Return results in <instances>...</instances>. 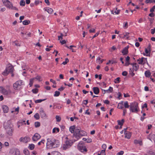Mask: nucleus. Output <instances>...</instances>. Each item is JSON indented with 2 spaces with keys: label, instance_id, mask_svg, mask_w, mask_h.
Segmentation results:
<instances>
[{
  "label": "nucleus",
  "instance_id": "nucleus-54",
  "mask_svg": "<svg viewBox=\"0 0 155 155\" xmlns=\"http://www.w3.org/2000/svg\"><path fill=\"white\" fill-rule=\"evenodd\" d=\"M105 150H102L100 152L101 154L102 155H105Z\"/></svg>",
  "mask_w": 155,
  "mask_h": 155
},
{
  "label": "nucleus",
  "instance_id": "nucleus-39",
  "mask_svg": "<svg viewBox=\"0 0 155 155\" xmlns=\"http://www.w3.org/2000/svg\"><path fill=\"white\" fill-rule=\"evenodd\" d=\"M120 78L119 77H118L115 79L114 80V82L115 83H118L120 82Z\"/></svg>",
  "mask_w": 155,
  "mask_h": 155
},
{
  "label": "nucleus",
  "instance_id": "nucleus-62",
  "mask_svg": "<svg viewBox=\"0 0 155 155\" xmlns=\"http://www.w3.org/2000/svg\"><path fill=\"white\" fill-rule=\"evenodd\" d=\"M90 33L94 32L95 31V29L94 28H92L89 30Z\"/></svg>",
  "mask_w": 155,
  "mask_h": 155
},
{
  "label": "nucleus",
  "instance_id": "nucleus-13",
  "mask_svg": "<svg viewBox=\"0 0 155 155\" xmlns=\"http://www.w3.org/2000/svg\"><path fill=\"white\" fill-rule=\"evenodd\" d=\"M0 91L4 95H7L8 94V91L2 86L0 87Z\"/></svg>",
  "mask_w": 155,
  "mask_h": 155
},
{
  "label": "nucleus",
  "instance_id": "nucleus-6",
  "mask_svg": "<svg viewBox=\"0 0 155 155\" xmlns=\"http://www.w3.org/2000/svg\"><path fill=\"white\" fill-rule=\"evenodd\" d=\"M4 4L7 8L9 9L12 7V4L8 0H5L3 2Z\"/></svg>",
  "mask_w": 155,
  "mask_h": 155
},
{
  "label": "nucleus",
  "instance_id": "nucleus-28",
  "mask_svg": "<svg viewBox=\"0 0 155 155\" xmlns=\"http://www.w3.org/2000/svg\"><path fill=\"white\" fill-rule=\"evenodd\" d=\"M30 22V21L29 20H25L23 22V24L24 25H27L29 24Z\"/></svg>",
  "mask_w": 155,
  "mask_h": 155
},
{
  "label": "nucleus",
  "instance_id": "nucleus-45",
  "mask_svg": "<svg viewBox=\"0 0 155 155\" xmlns=\"http://www.w3.org/2000/svg\"><path fill=\"white\" fill-rule=\"evenodd\" d=\"M68 61V59L67 58H66L65 59V61L63 62V63H62V64H63L64 65H65Z\"/></svg>",
  "mask_w": 155,
  "mask_h": 155
},
{
  "label": "nucleus",
  "instance_id": "nucleus-4",
  "mask_svg": "<svg viewBox=\"0 0 155 155\" xmlns=\"http://www.w3.org/2000/svg\"><path fill=\"white\" fill-rule=\"evenodd\" d=\"M78 149L82 152H86L87 151V149L86 147L84 146H83L82 144H80V143L78 145Z\"/></svg>",
  "mask_w": 155,
  "mask_h": 155
},
{
  "label": "nucleus",
  "instance_id": "nucleus-24",
  "mask_svg": "<svg viewBox=\"0 0 155 155\" xmlns=\"http://www.w3.org/2000/svg\"><path fill=\"white\" fill-rule=\"evenodd\" d=\"M75 129V126L74 125L71 126L69 128L70 131L72 133L74 132V130Z\"/></svg>",
  "mask_w": 155,
  "mask_h": 155
},
{
  "label": "nucleus",
  "instance_id": "nucleus-60",
  "mask_svg": "<svg viewBox=\"0 0 155 155\" xmlns=\"http://www.w3.org/2000/svg\"><path fill=\"white\" fill-rule=\"evenodd\" d=\"M149 16L150 17H154L155 15L153 13L151 12L149 15Z\"/></svg>",
  "mask_w": 155,
  "mask_h": 155
},
{
  "label": "nucleus",
  "instance_id": "nucleus-7",
  "mask_svg": "<svg viewBox=\"0 0 155 155\" xmlns=\"http://www.w3.org/2000/svg\"><path fill=\"white\" fill-rule=\"evenodd\" d=\"M81 130V128L80 127H75L74 135L75 136L76 138H77Z\"/></svg>",
  "mask_w": 155,
  "mask_h": 155
},
{
  "label": "nucleus",
  "instance_id": "nucleus-16",
  "mask_svg": "<svg viewBox=\"0 0 155 155\" xmlns=\"http://www.w3.org/2000/svg\"><path fill=\"white\" fill-rule=\"evenodd\" d=\"M6 69L9 73H12L14 71V68L12 65H9Z\"/></svg>",
  "mask_w": 155,
  "mask_h": 155
},
{
  "label": "nucleus",
  "instance_id": "nucleus-26",
  "mask_svg": "<svg viewBox=\"0 0 155 155\" xmlns=\"http://www.w3.org/2000/svg\"><path fill=\"white\" fill-rule=\"evenodd\" d=\"M144 59V58L142 57L141 58H139L137 59V61H139L138 64H142L143 62V59Z\"/></svg>",
  "mask_w": 155,
  "mask_h": 155
},
{
  "label": "nucleus",
  "instance_id": "nucleus-27",
  "mask_svg": "<svg viewBox=\"0 0 155 155\" xmlns=\"http://www.w3.org/2000/svg\"><path fill=\"white\" fill-rule=\"evenodd\" d=\"M124 106L125 108H128L130 107V105L128 104V102L127 101H125L124 103Z\"/></svg>",
  "mask_w": 155,
  "mask_h": 155
},
{
  "label": "nucleus",
  "instance_id": "nucleus-34",
  "mask_svg": "<svg viewBox=\"0 0 155 155\" xmlns=\"http://www.w3.org/2000/svg\"><path fill=\"white\" fill-rule=\"evenodd\" d=\"M134 71V70L133 69V70H132L130 68V70H129L130 74L131 75V76L132 77L134 76L135 75L134 73L133 72Z\"/></svg>",
  "mask_w": 155,
  "mask_h": 155
},
{
  "label": "nucleus",
  "instance_id": "nucleus-51",
  "mask_svg": "<svg viewBox=\"0 0 155 155\" xmlns=\"http://www.w3.org/2000/svg\"><path fill=\"white\" fill-rule=\"evenodd\" d=\"M124 153V151H120L118 152L117 153V155H122Z\"/></svg>",
  "mask_w": 155,
  "mask_h": 155
},
{
  "label": "nucleus",
  "instance_id": "nucleus-9",
  "mask_svg": "<svg viewBox=\"0 0 155 155\" xmlns=\"http://www.w3.org/2000/svg\"><path fill=\"white\" fill-rule=\"evenodd\" d=\"M11 124L10 121L9 120H8L7 122H5L3 124L4 127L5 129L11 127Z\"/></svg>",
  "mask_w": 155,
  "mask_h": 155
},
{
  "label": "nucleus",
  "instance_id": "nucleus-12",
  "mask_svg": "<svg viewBox=\"0 0 155 155\" xmlns=\"http://www.w3.org/2000/svg\"><path fill=\"white\" fill-rule=\"evenodd\" d=\"M6 133L9 136H12V132L13 130L12 127L5 129Z\"/></svg>",
  "mask_w": 155,
  "mask_h": 155
},
{
  "label": "nucleus",
  "instance_id": "nucleus-3",
  "mask_svg": "<svg viewBox=\"0 0 155 155\" xmlns=\"http://www.w3.org/2000/svg\"><path fill=\"white\" fill-rule=\"evenodd\" d=\"M23 81L22 80H18L16 81L13 84L14 89L15 90H17L21 87L23 85Z\"/></svg>",
  "mask_w": 155,
  "mask_h": 155
},
{
  "label": "nucleus",
  "instance_id": "nucleus-37",
  "mask_svg": "<svg viewBox=\"0 0 155 155\" xmlns=\"http://www.w3.org/2000/svg\"><path fill=\"white\" fill-rule=\"evenodd\" d=\"M20 5L21 6H24L25 5V3L24 0H21L20 2Z\"/></svg>",
  "mask_w": 155,
  "mask_h": 155
},
{
  "label": "nucleus",
  "instance_id": "nucleus-64",
  "mask_svg": "<svg viewBox=\"0 0 155 155\" xmlns=\"http://www.w3.org/2000/svg\"><path fill=\"white\" fill-rule=\"evenodd\" d=\"M149 155H155V153H154V152H153L152 151H150V152L149 153Z\"/></svg>",
  "mask_w": 155,
  "mask_h": 155
},
{
  "label": "nucleus",
  "instance_id": "nucleus-19",
  "mask_svg": "<svg viewBox=\"0 0 155 155\" xmlns=\"http://www.w3.org/2000/svg\"><path fill=\"white\" fill-rule=\"evenodd\" d=\"M94 93L96 94H98L99 93V89L97 87H94L93 88Z\"/></svg>",
  "mask_w": 155,
  "mask_h": 155
},
{
  "label": "nucleus",
  "instance_id": "nucleus-29",
  "mask_svg": "<svg viewBox=\"0 0 155 155\" xmlns=\"http://www.w3.org/2000/svg\"><path fill=\"white\" fill-rule=\"evenodd\" d=\"M56 131H57V132H59V129L58 128L55 127L52 130V133H54L56 132Z\"/></svg>",
  "mask_w": 155,
  "mask_h": 155
},
{
  "label": "nucleus",
  "instance_id": "nucleus-18",
  "mask_svg": "<svg viewBox=\"0 0 155 155\" xmlns=\"http://www.w3.org/2000/svg\"><path fill=\"white\" fill-rule=\"evenodd\" d=\"M86 134V132L84 131L81 130L80 131V132L77 138L78 139L82 136H84Z\"/></svg>",
  "mask_w": 155,
  "mask_h": 155
},
{
  "label": "nucleus",
  "instance_id": "nucleus-11",
  "mask_svg": "<svg viewBox=\"0 0 155 155\" xmlns=\"http://www.w3.org/2000/svg\"><path fill=\"white\" fill-rule=\"evenodd\" d=\"M41 136L38 133H36L32 137L33 141H36L41 138Z\"/></svg>",
  "mask_w": 155,
  "mask_h": 155
},
{
  "label": "nucleus",
  "instance_id": "nucleus-14",
  "mask_svg": "<svg viewBox=\"0 0 155 155\" xmlns=\"http://www.w3.org/2000/svg\"><path fill=\"white\" fill-rule=\"evenodd\" d=\"M129 47L127 46L124 48V49L121 52L123 53V55H126L128 53V48Z\"/></svg>",
  "mask_w": 155,
  "mask_h": 155
},
{
  "label": "nucleus",
  "instance_id": "nucleus-58",
  "mask_svg": "<svg viewBox=\"0 0 155 155\" xmlns=\"http://www.w3.org/2000/svg\"><path fill=\"white\" fill-rule=\"evenodd\" d=\"M25 34L28 37H31V33L30 32H26L25 33Z\"/></svg>",
  "mask_w": 155,
  "mask_h": 155
},
{
  "label": "nucleus",
  "instance_id": "nucleus-50",
  "mask_svg": "<svg viewBox=\"0 0 155 155\" xmlns=\"http://www.w3.org/2000/svg\"><path fill=\"white\" fill-rule=\"evenodd\" d=\"M120 11V10H117V8H116V10L114 12V13L118 15Z\"/></svg>",
  "mask_w": 155,
  "mask_h": 155
},
{
  "label": "nucleus",
  "instance_id": "nucleus-21",
  "mask_svg": "<svg viewBox=\"0 0 155 155\" xmlns=\"http://www.w3.org/2000/svg\"><path fill=\"white\" fill-rule=\"evenodd\" d=\"M145 75L146 77L149 78L150 76L151 73L149 71H147L145 72Z\"/></svg>",
  "mask_w": 155,
  "mask_h": 155
},
{
  "label": "nucleus",
  "instance_id": "nucleus-23",
  "mask_svg": "<svg viewBox=\"0 0 155 155\" xmlns=\"http://www.w3.org/2000/svg\"><path fill=\"white\" fill-rule=\"evenodd\" d=\"M125 134V138L128 139H130L131 137L130 133L129 132H127L124 134Z\"/></svg>",
  "mask_w": 155,
  "mask_h": 155
},
{
  "label": "nucleus",
  "instance_id": "nucleus-61",
  "mask_svg": "<svg viewBox=\"0 0 155 155\" xmlns=\"http://www.w3.org/2000/svg\"><path fill=\"white\" fill-rule=\"evenodd\" d=\"M102 147L104 149V150H105L107 147L106 145L105 144H103L102 145Z\"/></svg>",
  "mask_w": 155,
  "mask_h": 155
},
{
  "label": "nucleus",
  "instance_id": "nucleus-47",
  "mask_svg": "<svg viewBox=\"0 0 155 155\" xmlns=\"http://www.w3.org/2000/svg\"><path fill=\"white\" fill-rule=\"evenodd\" d=\"M32 91L33 93L36 94L38 92V89L37 88H35L32 89Z\"/></svg>",
  "mask_w": 155,
  "mask_h": 155
},
{
  "label": "nucleus",
  "instance_id": "nucleus-36",
  "mask_svg": "<svg viewBox=\"0 0 155 155\" xmlns=\"http://www.w3.org/2000/svg\"><path fill=\"white\" fill-rule=\"evenodd\" d=\"M60 94V93L58 91H56L54 92V97H58V96Z\"/></svg>",
  "mask_w": 155,
  "mask_h": 155
},
{
  "label": "nucleus",
  "instance_id": "nucleus-8",
  "mask_svg": "<svg viewBox=\"0 0 155 155\" xmlns=\"http://www.w3.org/2000/svg\"><path fill=\"white\" fill-rule=\"evenodd\" d=\"M10 152L12 153H14V155H21L19 150L16 149H13L10 150Z\"/></svg>",
  "mask_w": 155,
  "mask_h": 155
},
{
  "label": "nucleus",
  "instance_id": "nucleus-17",
  "mask_svg": "<svg viewBox=\"0 0 155 155\" xmlns=\"http://www.w3.org/2000/svg\"><path fill=\"white\" fill-rule=\"evenodd\" d=\"M2 109L3 110L4 113H7L8 111V107L6 105H3L2 107Z\"/></svg>",
  "mask_w": 155,
  "mask_h": 155
},
{
  "label": "nucleus",
  "instance_id": "nucleus-20",
  "mask_svg": "<svg viewBox=\"0 0 155 155\" xmlns=\"http://www.w3.org/2000/svg\"><path fill=\"white\" fill-rule=\"evenodd\" d=\"M139 65L136 63L133 65V69L135 71H137L139 69Z\"/></svg>",
  "mask_w": 155,
  "mask_h": 155
},
{
  "label": "nucleus",
  "instance_id": "nucleus-49",
  "mask_svg": "<svg viewBox=\"0 0 155 155\" xmlns=\"http://www.w3.org/2000/svg\"><path fill=\"white\" fill-rule=\"evenodd\" d=\"M45 140H42L41 141L39 142L38 143V145H40L41 144V143H42L43 144H44V142H45Z\"/></svg>",
  "mask_w": 155,
  "mask_h": 155
},
{
  "label": "nucleus",
  "instance_id": "nucleus-31",
  "mask_svg": "<svg viewBox=\"0 0 155 155\" xmlns=\"http://www.w3.org/2000/svg\"><path fill=\"white\" fill-rule=\"evenodd\" d=\"M8 72L7 71V70L6 69L5 71L2 73V74L6 76L8 75L9 74Z\"/></svg>",
  "mask_w": 155,
  "mask_h": 155
},
{
  "label": "nucleus",
  "instance_id": "nucleus-10",
  "mask_svg": "<svg viewBox=\"0 0 155 155\" xmlns=\"http://www.w3.org/2000/svg\"><path fill=\"white\" fill-rule=\"evenodd\" d=\"M71 142L69 141H67L64 144L63 146V148L64 150H66L67 149L71 146Z\"/></svg>",
  "mask_w": 155,
  "mask_h": 155
},
{
  "label": "nucleus",
  "instance_id": "nucleus-41",
  "mask_svg": "<svg viewBox=\"0 0 155 155\" xmlns=\"http://www.w3.org/2000/svg\"><path fill=\"white\" fill-rule=\"evenodd\" d=\"M45 100H46V99H39V100H36L35 101V102L36 103H40V102H41L42 101H45Z\"/></svg>",
  "mask_w": 155,
  "mask_h": 155
},
{
  "label": "nucleus",
  "instance_id": "nucleus-63",
  "mask_svg": "<svg viewBox=\"0 0 155 155\" xmlns=\"http://www.w3.org/2000/svg\"><path fill=\"white\" fill-rule=\"evenodd\" d=\"M24 17H25L24 16H20V18H19L20 20H21V21L20 22H22L21 20L24 19Z\"/></svg>",
  "mask_w": 155,
  "mask_h": 155
},
{
  "label": "nucleus",
  "instance_id": "nucleus-5",
  "mask_svg": "<svg viewBox=\"0 0 155 155\" xmlns=\"http://www.w3.org/2000/svg\"><path fill=\"white\" fill-rule=\"evenodd\" d=\"M20 142H23L25 143H27L30 140V138L28 136H26L24 137H21L19 139Z\"/></svg>",
  "mask_w": 155,
  "mask_h": 155
},
{
  "label": "nucleus",
  "instance_id": "nucleus-40",
  "mask_svg": "<svg viewBox=\"0 0 155 155\" xmlns=\"http://www.w3.org/2000/svg\"><path fill=\"white\" fill-rule=\"evenodd\" d=\"M35 78L39 81H41L42 80L41 77L40 76L37 75Z\"/></svg>",
  "mask_w": 155,
  "mask_h": 155
},
{
  "label": "nucleus",
  "instance_id": "nucleus-25",
  "mask_svg": "<svg viewBox=\"0 0 155 155\" xmlns=\"http://www.w3.org/2000/svg\"><path fill=\"white\" fill-rule=\"evenodd\" d=\"M45 10L47 11L49 14H51L53 12V10L51 8H47L45 9Z\"/></svg>",
  "mask_w": 155,
  "mask_h": 155
},
{
  "label": "nucleus",
  "instance_id": "nucleus-22",
  "mask_svg": "<svg viewBox=\"0 0 155 155\" xmlns=\"http://www.w3.org/2000/svg\"><path fill=\"white\" fill-rule=\"evenodd\" d=\"M117 122H118V124L119 125L122 126L124 124V119H122L121 121L120 120H118Z\"/></svg>",
  "mask_w": 155,
  "mask_h": 155
},
{
  "label": "nucleus",
  "instance_id": "nucleus-46",
  "mask_svg": "<svg viewBox=\"0 0 155 155\" xmlns=\"http://www.w3.org/2000/svg\"><path fill=\"white\" fill-rule=\"evenodd\" d=\"M40 2L41 3V1H40L38 0H36L35 1V5H38Z\"/></svg>",
  "mask_w": 155,
  "mask_h": 155
},
{
  "label": "nucleus",
  "instance_id": "nucleus-52",
  "mask_svg": "<svg viewBox=\"0 0 155 155\" xmlns=\"http://www.w3.org/2000/svg\"><path fill=\"white\" fill-rule=\"evenodd\" d=\"M127 74V72L126 71H124L122 73V75L124 76H126Z\"/></svg>",
  "mask_w": 155,
  "mask_h": 155
},
{
  "label": "nucleus",
  "instance_id": "nucleus-55",
  "mask_svg": "<svg viewBox=\"0 0 155 155\" xmlns=\"http://www.w3.org/2000/svg\"><path fill=\"white\" fill-rule=\"evenodd\" d=\"M124 27L125 28H127L128 27V23L127 21L125 22L124 25Z\"/></svg>",
  "mask_w": 155,
  "mask_h": 155
},
{
  "label": "nucleus",
  "instance_id": "nucleus-59",
  "mask_svg": "<svg viewBox=\"0 0 155 155\" xmlns=\"http://www.w3.org/2000/svg\"><path fill=\"white\" fill-rule=\"evenodd\" d=\"M68 31V29L67 28H65L64 31V32L65 34H66Z\"/></svg>",
  "mask_w": 155,
  "mask_h": 155
},
{
  "label": "nucleus",
  "instance_id": "nucleus-32",
  "mask_svg": "<svg viewBox=\"0 0 155 155\" xmlns=\"http://www.w3.org/2000/svg\"><path fill=\"white\" fill-rule=\"evenodd\" d=\"M35 126V127H38L40 126V123L39 122H36L34 123Z\"/></svg>",
  "mask_w": 155,
  "mask_h": 155
},
{
  "label": "nucleus",
  "instance_id": "nucleus-53",
  "mask_svg": "<svg viewBox=\"0 0 155 155\" xmlns=\"http://www.w3.org/2000/svg\"><path fill=\"white\" fill-rule=\"evenodd\" d=\"M60 42L62 45H63L66 43V41L65 40H63L62 41H60Z\"/></svg>",
  "mask_w": 155,
  "mask_h": 155
},
{
  "label": "nucleus",
  "instance_id": "nucleus-1",
  "mask_svg": "<svg viewBox=\"0 0 155 155\" xmlns=\"http://www.w3.org/2000/svg\"><path fill=\"white\" fill-rule=\"evenodd\" d=\"M59 143V141L57 140L54 139L48 138L47 139L46 147L49 149L57 147H58Z\"/></svg>",
  "mask_w": 155,
  "mask_h": 155
},
{
  "label": "nucleus",
  "instance_id": "nucleus-30",
  "mask_svg": "<svg viewBox=\"0 0 155 155\" xmlns=\"http://www.w3.org/2000/svg\"><path fill=\"white\" fill-rule=\"evenodd\" d=\"M23 152L26 155H29L30 154L29 151L27 149H25L24 150Z\"/></svg>",
  "mask_w": 155,
  "mask_h": 155
},
{
  "label": "nucleus",
  "instance_id": "nucleus-44",
  "mask_svg": "<svg viewBox=\"0 0 155 155\" xmlns=\"http://www.w3.org/2000/svg\"><path fill=\"white\" fill-rule=\"evenodd\" d=\"M34 78L33 79H31L30 80V83L29 84V85H30V87H31L32 86L33 83V80L34 79Z\"/></svg>",
  "mask_w": 155,
  "mask_h": 155
},
{
  "label": "nucleus",
  "instance_id": "nucleus-15",
  "mask_svg": "<svg viewBox=\"0 0 155 155\" xmlns=\"http://www.w3.org/2000/svg\"><path fill=\"white\" fill-rule=\"evenodd\" d=\"M40 114L41 118H44L46 116V114L45 113L42 108L40 109Z\"/></svg>",
  "mask_w": 155,
  "mask_h": 155
},
{
  "label": "nucleus",
  "instance_id": "nucleus-38",
  "mask_svg": "<svg viewBox=\"0 0 155 155\" xmlns=\"http://www.w3.org/2000/svg\"><path fill=\"white\" fill-rule=\"evenodd\" d=\"M34 117L36 120H38L39 119L40 117L39 114L38 113H36L34 115Z\"/></svg>",
  "mask_w": 155,
  "mask_h": 155
},
{
  "label": "nucleus",
  "instance_id": "nucleus-48",
  "mask_svg": "<svg viewBox=\"0 0 155 155\" xmlns=\"http://www.w3.org/2000/svg\"><path fill=\"white\" fill-rule=\"evenodd\" d=\"M153 1H154V0H146L145 2L147 4L151 3L153 2Z\"/></svg>",
  "mask_w": 155,
  "mask_h": 155
},
{
  "label": "nucleus",
  "instance_id": "nucleus-2",
  "mask_svg": "<svg viewBox=\"0 0 155 155\" xmlns=\"http://www.w3.org/2000/svg\"><path fill=\"white\" fill-rule=\"evenodd\" d=\"M130 111L133 113L137 112L139 111L138 104L136 102H132L130 104Z\"/></svg>",
  "mask_w": 155,
  "mask_h": 155
},
{
  "label": "nucleus",
  "instance_id": "nucleus-56",
  "mask_svg": "<svg viewBox=\"0 0 155 155\" xmlns=\"http://www.w3.org/2000/svg\"><path fill=\"white\" fill-rule=\"evenodd\" d=\"M123 116H125L126 113H127V110L125 109H123Z\"/></svg>",
  "mask_w": 155,
  "mask_h": 155
},
{
  "label": "nucleus",
  "instance_id": "nucleus-43",
  "mask_svg": "<svg viewBox=\"0 0 155 155\" xmlns=\"http://www.w3.org/2000/svg\"><path fill=\"white\" fill-rule=\"evenodd\" d=\"M55 118L56 120V121L58 122H60L61 120V117L59 116H56L55 117Z\"/></svg>",
  "mask_w": 155,
  "mask_h": 155
},
{
  "label": "nucleus",
  "instance_id": "nucleus-35",
  "mask_svg": "<svg viewBox=\"0 0 155 155\" xmlns=\"http://www.w3.org/2000/svg\"><path fill=\"white\" fill-rule=\"evenodd\" d=\"M52 155H61V154L59 152L55 151L52 153Z\"/></svg>",
  "mask_w": 155,
  "mask_h": 155
},
{
  "label": "nucleus",
  "instance_id": "nucleus-57",
  "mask_svg": "<svg viewBox=\"0 0 155 155\" xmlns=\"http://www.w3.org/2000/svg\"><path fill=\"white\" fill-rule=\"evenodd\" d=\"M151 33L152 34H153L155 33V28H154L153 29H152L151 30Z\"/></svg>",
  "mask_w": 155,
  "mask_h": 155
},
{
  "label": "nucleus",
  "instance_id": "nucleus-33",
  "mask_svg": "<svg viewBox=\"0 0 155 155\" xmlns=\"http://www.w3.org/2000/svg\"><path fill=\"white\" fill-rule=\"evenodd\" d=\"M35 147V145L33 144H31L29 145L28 148L31 150H33L34 149Z\"/></svg>",
  "mask_w": 155,
  "mask_h": 155
},
{
  "label": "nucleus",
  "instance_id": "nucleus-42",
  "mask_svg": "<svg viewBox=\"0 0 155 155\" xmlns=\"http://www.w3.org/2000/svg\"><path fill=\"white\" fill-rule=\"evenodd\" d=\"M82 140L84 141H86V142L87 143H90L91 141V139H87L85 138H83Z\"/></svg>",
  "mask_w": 155,
  "mask_h": 155
}]
</instances>
